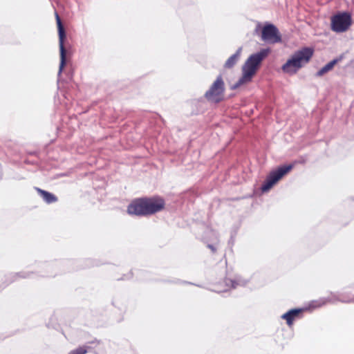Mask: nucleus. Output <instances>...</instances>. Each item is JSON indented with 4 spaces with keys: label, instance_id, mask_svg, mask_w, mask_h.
I'll return each instance as SVG.
<instances>
[{
    "label": "nucleus",
    "instance_id": "nucleus-8",
    "mask_svg": "<svg viewBox=\"0 0 354 354\" xmlns=\"http://www.w3.org/2000/svg\"><path fill=\"white\" fill-rule=\"evenodd\" d=\"M351 15L348 12L337 13L331 18V29L335 32H344L351 25Z\"/></svg>",
    "mask_w": 354,
    "mask_h": 354
},
{
    "label": "nucleus",
    "instance_id": "nucleus-1",
    "mask_svg": "<svg viewBox=\"0 0 354 354\" xmlns=\"http://www.w3.org/2000/svg\"><path fill=\"white\" fill-rule=\"evenodd\" d=\"M165 206V200L160 197L138 198L127 206V212L130 215L146 216L162 211Z\"/></svg>",
    "mask_w": 354,
    "mask_h": 354
},
{
    "label": "nucleus",
    "instance_id": "nucleus-10",
    "mask_svg": "<svg viewBox=\"0 0 354 354\" xmlns=\"http://www.w3.org/2000/svg\"><path fill=\"white\" fill-rule=\"evenodd\" d=\"M344 57V54L340 55L339 56L337 57L336 58L333 59L330 62H329L328 64H326L324 66H323L322 68H320L316 73V77H321L324 75L325 73H328L330 70L333 69V68L335 66V64L340 62Z\"/></svg>",
    "mask_w": 354,
    "mask_h": 354
},
{
    "label": "nucleus",
    "instance_id": "nucleus-5",
    "mask_svg": "<svg viewBox=\"0 0 354 354\" xmlns=\"http://www.w3.org/2000/svg\"><path fill=\"white\" fill-rule=\"evenodd\" d=\"M225 92V83L223 77L219 75L209 88L205 93L204 97L210 102L219 103L223 99Z\"/></svg>",
    "mask_w": 354,
    "mask_h": 354
},
{
    "label": "nucleus",
    "instance_id": "nucleus-13",
    "mask_svg": "<svg viewBox=\"0 0 354 354\" xmlns=\"http://www.w3.org/2000/svg\"><path fill=\"white\" fill-rule=\"evenodd\" d=\"M242 52V47H239L235 53H234L232 55H231L225 62L224 64V67L226 68H232L238 62L241 57V54Z\"/></svg>",
    "mask_w": 354,
    "mask_h": 354
},
{
    "label": "nucleus",
    "instance_id": "nucleus-3",
    "mask_svg": "<svg viewBox=\"0 0 354 354\" xmlns=\"http://www.w3.org/2000/svg\"><path fill=\"white\" fill-rule=\"evenodd\" d=\"M313 53V49L310 47H304L295 51L282 66L283 71L290 75L296 74L301 68L309 62Z\"/></svg>",
    "mask_w": 354,
    "mask_h": 354
},
{
    "label": "nucleus",
    "instance_id": "nucleus-19",
    "mask_svg": "<svg viewBox=\"0 0 354 354\" xmlns=\"http://www.w3.org/2000/svg\"><path fill=\"white\" fill-rule=\"evenodd\" d=\"M207 247L209 249H210L213 253H215V252H216V246H215V245H214V244H210V243H208V244L207 245Z\"/></svg>",
    "mask_w": 354,
    "mask_h": 354
},
{
    "label": "nucleus",
    "instance_id": "nucleus-14",
    "mask_svg": "<svg viewBox=\"0 0 354 354\" xmlns=\"http://www.w3.org/2000/svg\"><path fill=\"white\" fill-rule=\"evenodd\" d=\"M332 299L335 301H341L342 303L354 302V296L351 297L346 293L334 295L332 296Z\"/></svg>",
    "mask_w": 354,
    "mask_h": 354
},
{
    "label": "nucleus",
    "instance_id": "nucleus-12",
    "mask_svg": "<svg viewBox=\"0 0 354 354\" xmlns=\"http://www.w3.org/2000/svg\"><path fill=\"white\" fill-rule=\"evenodd\" d=\"M39 195L41 197L43 201L47 204L53 203L57 201V197L53 194L47 192L46 190L41 189L39 187H35Z\"/></svg>",
    "mask_w": 354,
    "mask_h": 354
},
{
    "label": "nucleus",
    "instance_id": "nucleus-11",
    "mask_svg": "<svg viewBox=\"0 0 354 354\" xmlns=\"http://www.w3.org/2000/svg\"><path fill=\"white\" fill-rule=\"evenodd\" d=\"M301 308H292L283 314L281 318L286 321L287 324L290 326L293 324L294 319L299 317V314L302 312Z\"/></svg>",
    "mask_w": 354,
    "mask_h": 354
},
{
    "label": "nucleus",
    "instance_id": "nucleus-16",
    "mask_svg": "<svg viewBox=\"0 0 354 354\" xmlns=\"http://www.w3.org/2000/svg\"><path fill=\"white\" fill-rule=\"evenodd\" d=\"M88 346H82L71 351L68 354H86Z\"/></svg>",
    "mask_w": 354,
    "mask_h": 354
},
{
    "label": "nucleus",
    "instance_id": "nucleus-2",
    "mask_svg": "<svg viewBox=\"0 0 354 354\" xmlns=\"http://www.w3.org/2000/svg\"><path fill=\"white\" fill-rule=\"evenodd\" d=\"M270 48H262L260 51L252 54L242 66V75L239 80L231 86L232 90L237 89L241 85L252 82L254 75L259 68L262 61L269 55Z\"/></svg>",
    "mask_w": 354,
    "mask_h": 354
},
{
    "label": "nucleus",
    "instance_id": "nucleus-4",
    "mask_svg": "<svg viewBox=\"0 0 354 354\" xmlns=\"http://www.w3.org/2000/svg\"><path fill=\"white\" fill-rule=\"evenodd\" d=\"M293 167V164L283 165L272 171L262 184L261 191L263 192H268L284 175L291 171Z\"/></svg>",
    "mask_w": 354,
    "mask_h": 354
},
{
    "label": "nucleus",
    "instance_id": "nucleus-20",
    "mask_svg": "<svg viewBox=\"0 0 354 354\" xmlns=\"http://www.w3.org/2000/svg\"><path fill=\"white\" fill-rule=\"evenodd\" d=\"M315 303H316V304L313 305V307H319V306H321L324 305L325 304V301H315Z\"/></svg>",
    "mask_w": 354,
    "mask_h": 354
},
{
    "label": "nucleus",
    "instance_id": "nucleus-15",
    "mask_svg": "<svg viewBox=\"0 0 354 354\" xmlns=\"http://www.w3.org/2000/svg\"><path fill=\"white\" fill-rule=\"evenodd\" d=\"M30 273H26L24 272H16V273L12 274L11 277L12 279L9 281V283L15 281L18 277L27 278V277H30Z\"/></svg>",
    "mask_w": 354,
    "mask_h": 354
},
{
    "label": "nucleus",
    "instance_id": "nucleus-7",
    "mask_svg": "<svg viewBox=\"0 0 354 354\" xmlns=\"http://www.w3.org/2000/svg\"><path fill=\"white\" fill-rule=\"evenodd\" d=\"M56 22L58 28L59 46L60 52V63L57 75L59 77L66 64V50L64 47V40L66 39V32L63 26L61 19L57 12H55Z\"/></svg>",
    "mask_w": 354,
    "mask_h": 354
},
{
    "label": "nucleus",
    "instance_id": "nucleus-9",
    "mask_svg": "<svg viewBox=\"0 0 354 354\" xmlns=\"http://www.w3.org/2000/svg\"><path fill=\"white\" fill-rule=\"evenodd\" d=\"M261 39L268 44L281 41V37L277 28L272 24H266L261 31Z\"/></svg>",
    "mask_w": 354,
    "mask_h": 354
},
{
    "label": "nucleus",
    "instance_id": "nucleus-17",
    "mask_svg": "<svg viewBox=\"0 0 354 354\" xmlns=\"http://www.w3.org/2000/svg\"><path fill=\"white\" fill-rule=\"evenodd\" d=\"M44 268H45V270H46L47 272L45 274H41L40 276H41V277H52V276L55 275V274L53 272L50 271L53 268V265L50 264V263L45 264L44 266Z\"/></svg>",
    "mask_w": 354,
    "mask_h": 354
},
{
    "label": "nucleus",
    "instance_id": "nucleus-18",
    "mask_svg": "<svg viewBox=\"0 0 354 354\" xmlns=\"http://www.w3.org/2000/svg\"><path fill=\"white\" fill-rule=\"evenodd\" d=\"M225 283L227 287L230 288H235L237 286L240 284V281L236 279H225Z\"/></svg>",
    "mask_w": 354,
    "mask_h": 354
},
{
    "label": "nucleus",
    "instance_id": "nucleus-6",
    "mask_svg": "<svg viewBox=\"0 0 354 354\" xmlns=\"http://www.w3.org/2000/svg\"><path fill=\"white\" fill-rule=\"evenodd\" d=\"M56 22L58 28L59 46L60 52V63L57 75L59 77L66 64V50L64 47V40L66 39V32L63 26L61 19L57 12H55Z\"/></svg>",
    "mask_w": 354,
    "mask_h": 354
}]
</instances>
